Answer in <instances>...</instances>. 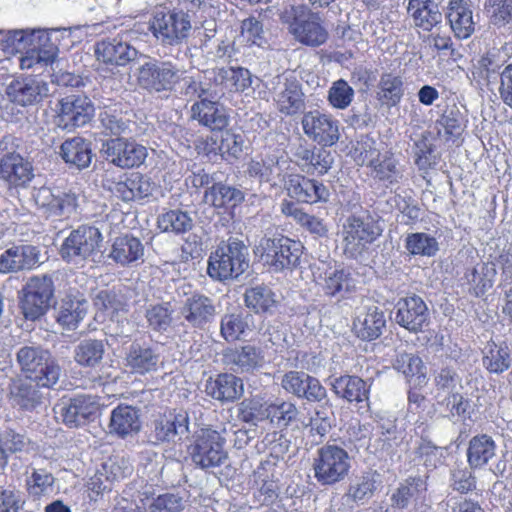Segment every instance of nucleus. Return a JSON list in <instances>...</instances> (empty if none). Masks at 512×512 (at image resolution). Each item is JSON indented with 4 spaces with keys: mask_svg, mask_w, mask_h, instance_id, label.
Segmentation results:
<instances>
[{
    "mask_svg": "<svg viewBox=\"0 0 512 512\" xmlns=\"http://www.w3.org/2000/svg\"><path fill=\"white\" fill-rule=\"evenodd\" d=\"M427 491V483L421 476H409L393 492V507L405 509L412 501H416Z\"/></svg>",
    "mask_w": 512,
    "mask_h": 512,
    "instance_id": "44",
    "label": "nucleus"
},
{
    "mask_svg": "<svg viewBox=\"0 0 512 512\" xmlns=\"http://www.w3.org/2000/svg\"><path fill=\"white\" fill-rule=\"evenodd\" d=\"M487 12L494 25L512 24V0H488Z\"/></svg>",
    "mask_w": 512,
    "mask_h": 512,
    "instance_id": "63",
    "label": "nucleus"
},
{
    "mask_svg": "<svg viewBox=\"0 0 512 512\" xmlns=\"http://www.w3.org/2000/svg\"><path fill=\"white\" fill-rule=\"evenodd\" d=\"M54 477L45 469H34L25 480V488L28 496L33 500H40L51 490Z\"/></svg>",
    "mask_w": 512,
    "mask_h": 512,
    "instance_id": "59",
    "label": "nucleus"
},
{
    "mask_svg": "<svg viewBox=\"0 0 512 512\" xmlns=\"http://www.w3.org/2000/svg\"><path fill=\"white\" fill-rule=\"evenodd\" d=\"M94 114V107L86 96L70 95L59 101L55 123L58 127L70 130L84 126Z\"/></svg>",
    "mask_w": 512,
    "mask_h": 512,
    "instance_id": "16",
    "label": "nucleus"
},
{
    "mask_svg": "<svg viewBox=\"0 0 512 512\" xmlns=\"http://www.w3.org/2000/svg\"><path fill=\"white\" fill-rule=\"evenodd\" d=\"M40 251L32 245H18L5 250L0 255V272L9 273L38 266Z\"/></svg>",
    "mask_w": 512,
    "mask_h": 512,
    "instance_id": "26",
    "label": "nucleus"
},
{
    "mask_svg": "<svg viewBox=\"0 0 512 512\" xmlns=\"http://www.w3.org/2000/svg\"><path fill=\"white\" fill-rule=\"evenodd\" d=\"M268 405L269 400L259 396L245 398L237 405V418L243 423L254 425L266 421Z\"/></svg>",
    "mask_w": 512,
    "mask_h": 512,
    "instance_id": "52",
    "label": "nucleus"
},
{
    "mask_svg": "<svg viewBox=\"0 0 512 512\" xmlns=\"http://www.w3.org/2000/svg\"><path fill=\"white\" fill-rule=\"evenodd\" d=\"M35 204L48 216H68L75 211L78 196L76 193L60 192L55 194L48 187L35 189L32 194Z\"/></svg>",
    "mask_w": 512,
    "mask_h": 512,
    "instance_id": "20",
    "label": "nucleus"
},
{
    "mask_svg": "<svg viewBox=\"0 0 512 512\" xmlns=\"http://www.w3.org/2000/svg\"><path fill=\"white\" fill-rule=\"evenodd\" d=\"M101 242L102 234L98 228L81 226L71 231L63 241L60 255L68 263L82 265L85 261L94 260Z\"/></svg>",
    "mask_w": 512,
    "mask_h": 512,
    "instance_id": "6",
    "label": "nucleus"
},
{
    "mask_svg": "<svg viewBox=\"0 0 512 512\" xmlns=\"http://www.w3.org/2000/svg\"><path fill=\"white\" fill-rule=\"evenodd\" d=\"M38 29L11 30L3 33L0 31V49L7 55L23 53L29 43L35 42Z\"/></svg>",
    "mask_w": 512,
    "mask_h": 512,
    "instance_id": "53",
    "label": "nucleus"
},
{
    "mask_svg": "<svg viewBox=\"0 0 512 512\" xmlns=\"http://www.w3.org/2000/svg\"><path fill=\"white\" fill-rule=\"evenodd\" d=\"M237 41L246 46L256 45L262 47L266 40L261 22L255 17L244 19L241 23V31Z\"/></svg>",
    "mask_w": 512,
    "mask_h": 512,
    "instance_id": "61",
    "label": "nucleus"
},
{
    "mask_svg": "<svg viewBox=\"0 0 512 512\" xmlns=\"http://www.w3.org/2000/svg\"><path fill=\"white\" fill-rule=\"evenodd\" d=\"M184 501L181 496L175 493H164L153 498L148 505V512H182Z\"/></svg>",
    "mask_w": 512,
    "mask_h": 512,
    "instance_id": "64",
    "label": "nucleus"
},
{
    "mask_svg": "<svg viewBox=\"0 0 512 512\" xmlns=\"http://www.w3.org/2000/svg\"><path fill=\"white\" fill-rule=\"evenodd\" d=\"M242 380L230 373H220L215 379H209L206 393L221 402H233L243 394Z\"/></svg>",
    "mask_w": 512,
    "mask_h": 512,
    "instance_id": "31",
    "label": "nucleus"
},
{
    "mask_svg": "<svg viewBox=\"0 0 512 512\" xmlns=\"http://www.w3.org/2000/svg\"><path fill=\"white\" fill-rule=\"evenodd\" d=\"M355 154L357 163L369 167L373 177L385 182L387 186L397 184L402 178L392 154L381 153L374 141H362L355 149Z\"/></svg>",
    "mask_w": 512,
    "mask_h": 512,
    "instance_id": "8",
    "label": "nucleus"
},
{
    "mask_svg": "<svg viewBox=\"0 0 512 512\" xmlns=\"http://www.w3.org/2000/svg\"><path fill=\"white\" fill-rule=\"evenodd\" d=\"M185 70L171 61L152 60L138 68L137 81L145 89L161 92L171 90L180 80L188 86L192 78L184 77Z\"/></svg>",
    "mask_w": 512,
    "mask_h": 512,
    "instance_id": "7",
    "label": "nucleus"
},
{
    "mask_svg": "<svg viewBox=\"0 0 512 512\" xmlns=\"http://www.w3.org/2000/svg\"><path fill=\"white\" fill-rule=\"evenodd\" d=\"M10 395L14 402L25 410L36 408L42 399L39 390L22 380H14L10 386Z\"/></svg>",
    "mask_w": 512,
    "mask_h": 512,
    "instance_id": "57",
    "label": "nucleus"
},
{
    "mask_svg": "<svg viewBox=\"0 0 512 512\" xmlns=\"http://www.w3.org/2000/svg\"><path fill=\"white\" fill-rule=\"evenodd\" d=\"M380 234L381 229L370 217L349 216L341 230L344 253L349 257L356 258Z\"/></svg>",
    "mask_w": 512,
    "mask_h": 512,
    "instance_id": "9",
    "label": "nucleus"
},
{
    "mask_svg": "<svg viewBox=\"0 0 512 512\" xmlns=\"http://www.w3.org/2000/svg\"><path fill=\"white\" fill-rule=\"evenodd\" d=\"M304 133L320 145H333L339 139L338 121L320 111H309L302 118Z\"/></svg>",
    "mask_w": 512,
    "mask_h": 512,
    "instance_id": "19",
    "label": "nucleus"
},
{
    "mask_svg": "<svg viewBox=\"0 0 512 512\" xmlns=\"http://www.w3.org/2000/svg\"><path fill=\"white\" fill-rule=\"evenodd\" d=\"M496 274V265L485 262L467 269L464 278L469 285V291L475 296H482L493 286Z\"/></svg>",
    "mask_w": 512,
    "mask_h": 512,
    "instance_id": "41",
    "label": "nucleus"
},
{
    "mask_svg": "<svg viewBox=\"0 0 512 512\" xmlns=\"http://www.w3.org/2000/svg\"><path fill=\"white\" fill-rule=\"evenodd\" d=\"M244 300L246 306L255 313H272L279 304V297L265 285L246 289Z\"/></svg>",
    "mask_w": 512,
    "mask_h": 512,
    "instance_id": "42",
    "label": "nucleus"
},
{
    "mask_svg": "<svg viewBox=\"0 0 512 512\" xmlns=\"http://www.w3.org/2000/svg\"><path fill=\"white\" fill-rule=\"evenodd\" d=\"M402 96L403 81L401 77L392 73L382 74L378 83V100L383 104L396 105Z\"/></svg>",
    "mask_w": 512,
    "mask_h": 512,
    "instance_id": "56",
    "label": "nucleus"
},
{
    "mask_svg": "<svg viewBox=\"0 0 512 512\" xmlns=\"http://www.w3.org/2000/svg\"><path fill=\"white\" fill-rule=\"evenodd\" d=\"M394 368L403 373L410 384L414 383L415 388L427 384L426 367L418 354H399Z\"/></svg>",
    "mask_w": 512,
    "mask_h": 512,
    "instance_id": "43",
    "label": "nucleus"
},
{
    "mask_svg": "<svg viewBox=\"0 0 512 512\" xmlns=\"http://www.w3.org/2000/svg\"><path fill=\"white\" fill-rule=\"evenodd\" d=\"M294 158L296 165L304 173L311 175L327 173L334 161L331 152L323 148L299 147L294 154Z\"/></svg>",
    "mask_w": 512,
    "mask_h": 512,
    "instance_id": "29",
    "label": "nucleus"
},
{
    "mask_svg": "<svg viewBox=\"0 0 512 512\" xmlns=\"http://www.w3.org/2000/svg\"><path fill=\"white\" fill-rule=\"evenodd\" d=\"M216 80L220 81L229 91H244L251 86L250 71L242 67H223L218 69Z\"/></svg>",
    "mask_w": 512,
    "mask_h": 512,
    "instance_id": "55",
    "label": "nucleus"
},
{
    "mask_svg": "<svg viewBox=\"0 0 512 512\" xmlns=\"http://www.w3.org/2000/svg\"><path fill=\"white\" fill-rule=\"evenodd\" d=\"M290 32L298 42L311 47L324 44L328 38L319 14L307 7H300L295 11Z\"/></svg>",
    "mask_w": 512,
    "mask_h": 512,
    "instance_id": "15",
    "label": "nucleus"
},
{
    "mask_svg": "<svg viewBox=\"0 0 512 512\" xmlns=\"http://www.w3.org/2000/svg\"><path fill=\"white\" fill-rule=\"evenodd\" d=\"M187 95H195L200 100L191 107L192 118L211 130L222 131L229 122L224 106L217 101L218 94L202 86L197 81L190 80L186 87Z\"/></svg>",
    "mask_w": 512,
    "mask_h": 512,
    "instance_id": "4",
    "label": "nucleus"
},
{
    "mask_svg": "<svg viewBox=\"0 0 512 512\" xmlns=\"http://www.w3.org/2000/svg\"><path fill=\"white\" fill-rule=\"evenodd\" d=\"M386 324L383 310L375 304L363 305L356 311L354 329L357 336L363 340L378 338Z\"/></svg>",
    "mask_w": 512,
    "mask_h": 512,
    "instance_id": "25",
    "label": "nucleus"
},
{
    "mask_svg": "<svg viewBox=\"0 0 512 512\" xmlns=\"http://www.w3.org/2000/svg\"><path fill=\"white\" fill-rule=\"evenodd\" d=\"M60 154L66 163L79 169L88 167L92 159L90 144L81 137L64 141L60 147Z\"/></svg>",
    "mask_w": 512,
    "mask_h": 512,
    "instance_id": "47",
    "label": "nucleus"
},
{
    "mask_svg": "<svg viewBox=\"0 0 512 512\" xmlns=\"http://www.w3.org/2000/svg\"><path fill=\"white\" fill-rule=\"evenodd\" d=\"M142 427L140 410L132 405L119 404L110 416V432L121 438L137 434Z\"/></svg>",
    "mask_w": 512,
    "mask_h": 512,
    "instance_id": "27",
    "label": "nucleus"
},
{
    "mask_svg": "<svg viewBox=\"0 0 512 512\" xmlns=\"http://www.w3.org/2000/svg\"><path fill=\"white\" fill-rule=\"evenodd\" d=\"M88 310V302L81 296L67 295L62 299L57 321L65 329L71 330L77 327Z\"/></svg>",
    "mask_w": 512,
    "mask_h": 512,
    "instance_id": "40",
    "label": "nucleus"
},
{
    "mask_svg": "<svg viewBox=\"0 0 512 512\" xmlns=\"http://www.w3.org/2000/svg\"><path fill=\"white\" fill-rule=\"evenodd\" d=\"M251 316L246 314L225 315L221 320V334L227 341H235L241 338L249 328Z\"/></svg>",
    "mask_w": 512,
    "mask_h": 512,
    "instance_id": "60",
    "label": "nucleus"
},
{
    "mask_svg": "<svg viewBox=\"0 0 512 512\" xmlns=\"http://www.w3.org/2000/svg\"><path fill=\"white\" fill-rule=\"evenodd\" d=\"M189 418L186 413L166 411L155 421V437L158 441H174L177 436L188 433Z\"/></svg>",
    "mask_w": 512,
    "mask_h": 512,
    "instance_id": "32",
    "label": "nucleus"
},
{
    "mask_svg": "<svg viewBox=\"0 0 512 512\" xmlns=\"http://www.w3.org/2000/svg\"><path fill=\"white\" fill-rule=\"evenodd\" d=\"M157 225L162 232L180 234L192 229L193 220L187 212L170 210L158 217Z\"/></svg>",
    "mask_w": 512,
    "mask_h": 512,
    "instance_id": "58",
    "label": "nucleus"
},
{
    "mask_svg": "<svg viewBox=\"0 0 512 512\" xmlns=\"http://www.w3.org/2000/svg\"><path fill=\"white\" fill-rule=\"evenodd\" d=\"M95 54L99 61L124 66L137 57V50L127 42L114 38L103 40L96 45Z\"/></svg>",
    "mask_w": 512,
    "mask_h": 512,
    "instance_id": "30",
    "label": "nucleus"
},
{
    "mask_svg": "<svg viewBox=\"0 0 512 512\" xmlns=\"http://www.w3.org/2000/svg\"><path fill=\"white\" fill-rule=\"evenodd\" d=\"M26 379L38 388H53L58 382L61 367L50 354H16Z\"/></svg>",
    "mask_w": 512,
    "mask_h": 512,
    "instance_id": "12",
    "label": "nucleus"
},
{
    "mask_svg": "<svg viewBox=\"0 0 512 512\" xmlns=\"http://www.w3.org/2000/svg\"><path fill=\"white\" fill-rule=\"evenodd\" d=\"M299 409L295 403L283 399L269 400L267 420L271 425L284 430L299 419Z\"/></svg>",
    "mask_w": 512,
    "mask_h": 512,
    "instance_id": "46",
    "label": "nucleus"
},
{
    "mask_svg": "<svg viewBox=\"0 0 512 512\" xmlns=\"http://www.w3.org/2000/svg\"><path fill=\"white\" fill-rule=\"evenodd\" d=\"M59 34H69L67 29H38L35 35V42L29 43L28 47L19 57L22 69H31L35 66H47L51 64L58 55Z\"/></svg>",
    "mask_w": 512,
    "mask_h": 512,
    "instance_id": "10",
    "label": "nucleus"
},
{
    "mask_svg": "<svg viewBox=\"0 0 512 512\" xmlns=\"http://www.w3.org/2000/svg\"><path fill=\"white\" fill-rule=\"evenodd\" d=\"M408 12L416 27L431 31L442 23V13L435 0H409Z\"/></svg>",
    "mask_w": 512,
    "mask_h": 512,
    "instance_id": "35",
    "label": "nucleus"
},
{
    "mask_svg": "<svg viewBox=\"0 0 512 512\" xmlns=\"http://www.w3.org/2000/svg\"><path fill=\"white\" fill-rule=\"evenodd\" d=\"M291 162L284 156L267 155L265 158L252 159L247 168L250 177L258 179L260 182H268L272 185L285 183L289 176Z\"/></svg>",
    "mask_w": 512,
    "mask_h": 512,
    "instance_id": "18",
    "label": "nucleus"
},
{
    "mask_svg": "<svg viewBox=\"0 0 512 512\" xmlns=\"http://www.w3.org/2000/svg\"><path fill=\"white\" fill-rule=\"evenodd\" d=\"M405 249L413 256L433 257L439 250V243L428 233L415 232L406 236Z\"/></svg>",
    "mask_w": 512,
    "mask_h": 512,
    "instance_id": "54",
    "label": "nucleus"
},
{
    "mask_svg": "<svg viewBox=\"0 0 512 512\" xmlns=\"http://www.w3.org/2000/svg\"><path fill=\"white\" fill-rule=\"evenodd\" d=\"M225 440L213 429H201L189 446L190 457L202 469L220 466L227 458Z\"/></svg>",
    "mask_w": 512,
    "mask_h": 512,
    "instance_id": "11",
    "label": "nucleus"
},
{
    "mask_svg": "<svg viewBox=\"0 0 512 512\" xmlns=\"http://www.w3.org/2000/svg\"><path fill=\"white\" fill-rule=\"evenodd\" d=\"M0 174L3 179L14 186H24L32 178V167L21 155L10 156L2 160Z\"/></svg>",
    "mask_w": 512,
    "mask_h": 512,
    "instance_id": "45",
    "label": "nucleus"
},
{
    "mask_svg": "<svg viewBox=\"0 0 512 512\" xmlns=\"http://www.w3.org/2000/svg\"><path fill=\"white\" fill-rule=\"evenodd\" d=\"M447 19L454 35L459 39H467L475 31L473 12L464 0L449 2Z\"/></svg>",
    "mask_w": 512,
    "mask_h": 512,
    "instance_id": "33",
    "label": "nucleus"
},
{
    "mask_svg": "<svg viewBox=\"0 0 512 512\" xmlns=\"http://www.w3.org/2000/svg\"><path fill=\"white\" fill-rule=\"evenodd\" d=\"M464 127V117L455 104L448 105L436 121L437 133L446 141L460 137Z\"/></svg>",
    "mask_w": 512,
    "mask_h": 512,
    "instance_id": "51",
    "label": "nucleus"
},
{
    "mask_svg": "<svg viewBox=\"0 0 512 512\" xmlns=\"http://www.w3.org/2000/svg\"><path fill=\"white\" fill-rule=\"evenodd\" d=\"M333 392L349 402H364L369 400L370 387L358 376L342 375L332 383Z\"/></svg>",
    "mask_w": 512,
    "mask_h": 512,
    "instance_id": "38",
    "label": "nucleus"
},
{
    "mask_svg": "<svg viewBox=\"0 0 512 512\" xmlns=\"http://www.w3.org/2000/svg\"><path fill=\"white\" fill-rule=\"evenodd\" d=\"M303 246L299 241L288 237H263L254 248V253L274 271L295 267L300 260Z\"/></svg>",
    "mask_w": 512,
    "mask_h": 512,
    "instance_id": "3",
    "label": "nucleus"
},
{
    "mask_svg": "<svg viewBox=\"0 0 512 512\" xmlns=\"http://www.w3.org/2000/svg\"><path fill=\"white\" fill-rule=\"evenodd\" d=\"M244 200L242 191L232 186L219 183H213L208 187L203 195L204 203L215 208H222L228 205L235 206Z\"/></svg>",
    "mask_w": 512,
    "mask_h": 512,
    "instance_id": "48",
    "label": "nucleus"
},
{
    "mask_svg": "<svg viewBox=\"0 0 512 512\" xmlns=\"http://www.w3.org/2000/svg\"><path fill=\"white\" fill-rule=\"evenodd\" d=\"M273 99L278 111L285 115H295L305 108L301 84L294 77L279 79Z\"/></svg>",
    "mask_w": 512,
    "mask_h": 512,
    "instance_id": "22",
    "label": "nucleus"
},
{
    "mask_svg": "<svg viewBox=\"0 0 512 512\" xmlns=\"http://www.w3.org/2000/svg\"><path fill=\"white\" fill-rule=\"evenodd\" d=\"M53 295L54 285L50 276L31 277L24 288L22 309L25 317L35 320L42 316L50 307Z\"/></svg>",
    "mask_w": 512,
    "mask_h": 512,
    "instance_id": "14",
    "label": "nucleus"
},
{
    "mask_svg": "<svg viewBox=\"0 0 512 512\" xmlns=\"http://www.w3.org/2000/svg\"><path fill=\"white\" fill-rule=\"evenodd\" d=\"M253 482L262 495L275 496L279 482L277 463L270 459L261 461L253 472Z\"/></svg>",
    "mask_w": 512,
    "mask_h": 512,
    "instance_id": "50",
    "label": "nucleus"
},
{
    "mask_svg": "<svg viewBox=\"0 0 512 512\" xmlns=\"http://www.w3.org/2000/svg\"><path fill=\"white\" fill-rule=\"evenodd\" d=\"M104 151L107 159L115 166L132 168L141 165L147 157L145 146L134 140L115 138L106 142Z\"/></svg>",
    "mask_w": 512,
    "mask_h": 512,
    "instance_id": "17",
    "label": "nucleus"
},
{
    "mask_svg": "<svg viewBox=\"0 0 512 512\" xmlns=\"http://www.w3.org/2000/svg\"><path fill=\"white\" fill-rule=\"evenodd\" d=\"M396 308V322L411 332L421 331L428 320V308L418 296L400 299Z\"/></svg>",
    "mask_w": 512,
    "mask_h": 512,
    "instance_id": "23",
    "label": "nucleus"
},
{
    "mask_svg": "<svg viewBox=\"0 0 512 512\" xmlns=\"http://www.w3.org/2000/svg\"><path fill=\"white\" fill-rule=\"evenodd\" d=\"M284 187L290 197L308 204L326 202L330 195L324 184L299 174H289Z\"/></svg>",
    "mask_w": 512,
    "mask_h": 512,
    "instance_id": "21",
    "label": "nucleus"
},
{
    "mask_svg": "<svg viewBox=\"0 0 512 512\" xmlns=\"http://www.w3.org/2000/svg\"><path fill=\"white\" fill-rule=\"evenodd\" d=\"M190 16L182 9L157 10L149 21L152 35L164 46H177L190 34Z\"/></svg>",
    "mask_w": 512,
    "mask_h": 512,
    "instance_id": "2",
    "label": "nucleus"
},
{
    "mask_svg": "<svg viewBox=\"0 0 512 512\" xmlns=\"http://www.w3.org/2000/svg\"><path fill=\"white\" fill-rule=\"evenodd\" d=\"M48 85L43 80L27 77L13 80L6 89L8 98L21 106L40 102L48 95Z\"/></svg>",
    "mask_w": 512,
    "mask_h": 512,
    "instance_id": "24",
    "label": "nucleus"
},
{
    "mask_svg": "<svg viewBox=\"0 0 512 512\" xmlns=\"http://www.w3.org/2000/svg\"><path fill=\"white\" fill-rule=\"evenodd\" d=\"M314 278L329 296L342 295L355 288L351 274L344 269L317 267Z\"/></svg>",
    "mask_w": 512,
    "mask_h": 512,
    "instance_id": "28",
    "label": "nucleus"
},
{
    "mask_svg": "<svg viewBox=\"0 0 512 512\" xmlns=\"http://www.w3.org/2000/svg\"><path fill=\"white\" fill-rule=\"evenodd\" d=\"M354 96V89L345 80L339 79L332 83L327 99L333 108L344 110L350 106Z\"/></svg>",
    "mask_w": 512,
    "mask_h": 512,
    "instance_id": "62",
    "label": "nucleus"
},
{
    "mask_svg": "<svg viewBox=\"0 0 512 512\" xmlns=\"http://www.w3.org/2000/svg\"><path fill=\"white\" fill-rule=\"evenodd\" d=\"M496 443L487 434L473 436L467 447V462L473 470L480 469L496 455Z\"/></svg>",
    "mask_w": 512,
    "mask_h": 512,
    "instance_id": "37",
    "label": "nucleus"
},
{
    "mask_svg": "<svg viewBox=\"0 0 512 512\" xmlns=\"http://www.w3.org/2000/svg\"><path fill=\"white\" fill-rule=\"evenodd\" d=\"M75 360L82 366L91 368L89 371L93 381L105 385L117 379L118 366L110 358H104L103 354H75Z\"/></svg>",
    "mask_w": 512,
    "mask_h": 512,
    "instance_id": "34",
    "label": "nucleus"
},
{
    "mask_svg": "<svg viewBox=\"0 0 512 512\" xmlns=\"http://www.w3.org/2000/svg\"><path fill=\"white\" fill-rule=\"evenodd\" d=\"M281 212L288 217H292L299 225L314 234L317 237L327 235L328 228L323 220L304 212L297 204L292 201L284 200L281 203Z\"/></svg>",
    "mask_w": 512,
    "mask_h": 512,
    "instance_id": "49",
    "label": "nucleus"
},
{
    "mask_svg": "<svg viewBox=\"0 0 512 512\" xmlns=\"http://www.w3.org/2000/svg\"><path fill=\"white\" fill-rule=\"evenodd\" d=\"M248 268L247 248L243 242L229 239L222 242L208 260L207 272L216 280L237 278Z\"/></svg>",
    "mask_w": 512,
    "mask_h": 512,
    "instance_id": "1",
    "label": "nucleus"
},
{
    "mask_svg": "<svg viewBox=\"0 0 512 512\" xmlns=\"http://www.w3.org/2000/svg\"><path fill=\"white\" fill-rule=\"evenodd\" d=\"M144 246L142 242L133 236L124 235L117 237L109 254V257L122 266L131 265L143 261Z\"/></svg>",
    "mask_w": 512,
    "mask_h": 512,
    "instance_id": "36",
    "label": "nucleus"
},
{
    "mask_svg": "<svg viewBox=\"0 0 512 512\" xmlns=\"http://www.w3.org/2000/svg\"><path fill=\"white\" fill-rule=\"evenodd\" d=\"M312 467L314 477L320 485L332 486L344 480L349 474L350 457L348 452L338 445L327 444L318 449Z\"/></svg>",
    "mask_w": 512,
    "mask_h": 512,
    "instance_id": "5",
    "label": "nucleus"
},
{
    "mask_svg": "<svg viewBox=\"0 0 512 512\" xmlns=\"http://www.w3.org/2000/svg\"><path fill=\"white\" fill-rule=\"evenodd\" d=\"M101 411L98 396L80 394L58 403L55 413L69 428H78L94 420Z\"/></svg>",
    "mask_w": 512,
    "mask_h": 512,
    "instance_id": "13",
    "label": "nucleus"
},
{
    "mask_svg": "<svg viewBox=\"0 0 512 512\" xmlns=\"http://www.w3.org/2000/svg\"><path fill=\"white\" fill-rule=\"evenodd\" d=\"M181 312L190 324L201 327L214 318L215 307L208 297L194 294L187 298Z\"/></svg>",
    "mask_w": 512,
    "mask_h": 512,
    "instance_id": "39",
    "label": "nucleus"
}]
</instances>
